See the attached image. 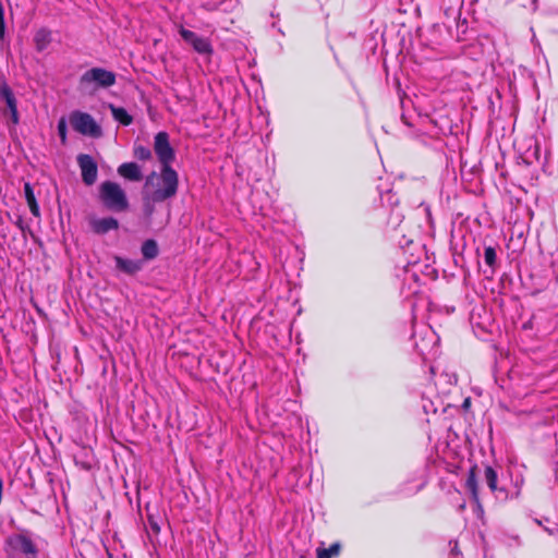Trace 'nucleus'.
<instances>
[{
	"label": "nucleus",
	"instance_id": "nucleus-1",
	"mask_svg": "<svg viewBox=\"0 0 558 558\" xmlns=\"http://www.w3.org/2000/svg\"><path fill=\"white\" fill-rule=\"evenodd\" d=\"M179 189V174L172 167H160L156 172L155 185L150 187L151 198L155 201H167L173 198Z\"/></svg>",
	"mask_w": 558,
	"mask_h": 558
},
{
	"label": "nucleus",
	"instance_id": "nucleus-2",
	"mask_svg": "<svg viewBox=\"0 0 558 558\" xmlns=\"http://www.w3.org/2000/svg\"><path fill=\"white\" fill-rule=\"evenodd\" d=\"M116 84V73L104 68H92L84 72L78 81V89L83 94H94L99 88H108Z\"/></svg>",
	"mask_w": 558,
	"mask_h": 558
},
{
	"label": "nucleus",
	"instance_id": "nucleus-3",
	"mask_svg": "<svg viewBox=\"0 0 558 558\" xmlns=\"http://www.w3.org/2000/svg\"><path fill=\"white\" fill-rule=\"evenodd\" d=\"M3 550L7 558H38L39 549L28 533H15L5 538Z\"/></svg>",
	"mask_w": 558,
	"mask_h": 558
},
{
	"label": "nucleus",
	"instance_id": "nucleus-4",
	"mask_svg": "<svg viewBox=\"0 0 558 558\" xmlns=\"http://www.w3.org/2000/svg\"><path fill=\"white\" fill-rule=\"evenodd\" d=\"M99 198L102 205L111 211L122 213L129 208L126 194L116 182H102L99 186Z\"/></svg>",
	"mask_w": 558,
	"mask_h": 558
},
{
	"label": "nucleus",
	"instance_id": "nucleus-5",
	"mask_svg": "<svg viewBox=\"0 0 558 558\" xmlns=\"http://www.w3.org/2000/svg\"><path fill=\"white\" fill-rule=\"evenodd\" d=\"M70 123L72 128L83 134L94 138H98L102 135L101 128L97 124L95 119L87 112L73 111L70 114Z\"/></svg>",
	"mask_w": 558,
	"mask_h": 558
},
{
	"label": "nucleus",
	"instance_id": "nucleus-6",
	"mask_svg": "<svg viewBox=\"0 0 558 558\" xmlns=\"http://www.w3.org/2000/svg\"><path fill=\"white\" fill-rule=\"evenodd\" d=\"M154 151L160 167H171L175 160V151L170 144L169 134L165 131L158 132L154 137Z\"/></svg>",
	"mask_w": 558,
	"mask_h": 558
},
{
	"label": "nucleus",
	"instance_id": "nucleus-7",
	"mask_svg": "<svg viewBox=\"0 0 558 558\" xmlns=\"http://www.w3.org/2000/svg\"><path fill=\"white\" fill-rule=\"evenodd\" d=\"M179 33L183 40L191 45L197 53L206 56H210L213 53L214 49L208 38L198 36L196 33L186 29L183 26L180 27Z\"/></svg>",
	"mask_w": 558,
	"mask_h": 558
},
{
	"label": "nucleus",
	"instance_id": "nucleus-8",
	"mask_svg": "<svg viewBox=\"0 0 558 558\" xmlns=\"http://www.w3.org/2000/svg\"><path fill=\"white\" fill-rule=\"evenodd\" d=\"M76 160L81 169L82 181L87 186L93 185L97 181L98 177L97 162L87 154H80Z\"/></svg>",
	"mask_w": 558,
	"mask_h": 558
},
{
	"label": "nucleus",
	"instance_id": "nucleus-9",
	"mask_svg": "<svg viewBox=\"0 0 558 558\" xmlns=\"http://www.w3.org/2000/svg\"><path fill=\"white\" fill-rule=\"evenodd\" d=\"M155 178H156V172L155 171L150 172L145 178V183H144L143 191H142L143 213L147 219H150L153 217V215L155 213V204L163 202V201H155L151 198L150 187H154V185H155Z\"/></svg>",
	"mask_w": 558,
	"mask_h": 558
},
{
	"label": "nucleus",
	"instance_id": "nucleus-10",
	"mask_svg": "<svg viewBox=\"0 0 558 558\" xmlns=\"http://www.w3.org/2000/svg\"><path fill=\"white\" fill-rule=\"evenodd\" d=\"M0 98L3 99L8 106V109L11 113V120L14 124L19 123V111H17V101L16 98L8 85L4 77H0Z\"/></svg>",
	"mask_w": 558,
	"mask_h": 558
},
{
	"label": "nucleus",
	"instance_id": "nucleus-11",
	"mask_svg": "<svg viewBox=\"0 0 558 558\" xmlns=\"http://www.w3.org/2000/svg\"><path fill=\"white\" fill-rule=\"evenodd\" d=\"M478 465L473 463L468 472L465 481V489L470 493L471 499L474 504L481 507L480 487H478Z\"/></svg>",
	"mask_w": 558,
	"mask_h": 558
},
{
	"label": "nucleus",
	"instance_id": "nucleus-12",
	"mask_svg": "<svg viewBox=\"0 0 558 558\" xmlns=\"http://www.w3.org/2000/svg\"><path fill=\"white\" fill-rule=\"evenodd\" d=\"M118 173L132 182H140L143 180L142 169L136 162L121 163L118 167Z\"/></svg>",
	"mask_w": 558,
	"mask_h": 558
},
{
	"label": "nucleus",
	"instance_id": "nucleus-13",
	"mask_svg": "<svg viewBox=\"0 0 558 558\" xmlns=\"http://www.w3.org/2000/svg\"><path fill=\"white\" fill-rule=\"evenodd\" d=\"M92 230L97 234H106L119 228V221L113 217L98 218L90 221Z\"/></svg>",
	"mask_w": 558,
	"mask_h": 558
},
{
	"label": "nucleus",
	"instance_id": "nucleus-14",
	"mask_svg": "<svg viewBox=\"0 0 558 558\" xmlns=\"http://www.w3.org/2000/svg\"><path fill=\"white\" fill-rule=\"evenodd\" d=\"M116 268L126 275H135L143 268V263L136 259H129L121 256H114Z\"/></svg>",
	"mask_w": 558,
	"mask_h": 558
},
{
	"label": "nucleus",
	"instance_id": "nucleus-15",
	"mask_svg": "<svg viewBox=\"0 0 558 558\" xmlns=\"http://www.w3.org/2000/svg\"><path fill=\"white\" fill-rule=\"evenodd\" d=\"M51 41L52 34L48 28L43 27L35 33L34 43L37 51L41 52L47 49Z\"/></svg>",
	"mask_w": 558,
	"mask_h": 558
},
{
	"label": "nucleus",
	"instance_id": "nucleus-16",
	"mask_svg": "<svg viewBox=\"0 0 558 558\" xmlns=\"http://www.w3.org/2000/svg\"><path fill=\"white\" fill-rule=\"evenodd\" d=\"M109 109L113 119L122 125L129 126L133 123V117L123 107H117L110 104Z\"/></svg>",
	"mask_w": 558,
	"mask_h": 558
},
{
	"label": "nucleus",
	"instance_id": "nucleus-17",
	"mask_svg": "<svg viewBox=\"0 0 558 558\" xmlns=\"http://www.w3.org/2000/svg\"><path fill=\"white\" fill-rule=\"evenodd\" d=\"M141 253L146 260L154 259L159 254V247L155 240L148 239L143 242Z\"/></svg>",
	"mask_w": 558,
	"mask_h": 558
},
{
	"label": "nucleus",
	"instance_id": "nucleus-18",
	"mask_svg": "<svg viewBox=\"0 0 558 558\" xmlns=\"http://www.w3.org/2000/svg\"><path fill=\"white\" fill-rule=\"evenodd\" d=\"M484 480L492 493H496L498 490V474L497 471L492 465H485Z\"/></svg>",
	"mask_w": 558,
	"mask_h": 558
},
{
	"label": "nucleus",
	"instance_id": "nucleus-19",
	"mask_svg": "<svg viewBox=\"0 0 558 558\" xmlns=\"http://www.w3.org/2000/svg\"><path fill=\"white\" fill-rule=\"evenodd\" d=\"M341 545L340 543H333L330 547H317L316 549V558H335L340 555Z\"/></svg>",
	"mask_w": 558,
	"mask_h": 558
},
{
	"label": "nucleus",
	"instance_id": "nucleus-20",
	"mask_svg": "<svg viewBox=\"0 0 558 558\" xmlns=\"http://www.w3.org/2000/svg\"><path fill=\"white\" fill-rule=\"evenodd\" d=\"M133 156L141 161H147L151 159L153 154L150 148L143 145H135L133 148Z\"/></svg>",
	"mask_w": 558,
	"mask_h": 558
},
{
	"label": "nucleus",
	"instance_id": "nucleus-21",
	"mask_svg": "<svg viewBox=\"0 0 558 558\" xmlns=\"http://www.w3.org/2000/svg\"><path fill=\"white\" fill-rule=\"evenodd\" d=\"M484 260L486 265L492 268H495L497 263L496 250L493 246H486L484 250Z\"/></svg>",
	"mask_w": 558,
	"mask_h": 558
},
{
	"label": "nucleus",
	"instance_id": "nucleus-22",
	"mask_svg": "<svg viewBox=\"0 0 558 558\" xmlns=\"http://www.w3.org/2000/svg\"><path fill=\"white\" fill-rule=\"evenodd\" d=\"M57 129H58V135H59L61 142L64 144L66 142V134H68V125H66V121L64 118H61L58 121Z\"/></svg>",
	"mask_w": 558,
	"mask_h": 558
},
{
	"label": "nucleus",
	"instance_id": "nucleus-23",
	"mask_svg": "<svg viewBox=\"0 0 558 558\" xmlns=\"http://www.w3.org/2000/svg\"><path fill=\"white\" fill-rule=\"evenodd\" d=\"M24 195H25L27 205L32 204V202H37L35 194H34L33 186L29 182L24 183Z\"/></svg>",
	"mask_w": 558,
	"mask_h": 558
},
{
	"label": "nucleus",
	"instance_id": "nucleus-24",
	"mask_svg": "<svg viewBox=\"0 0 558 558\" xmlns=\"http://www.w3.org/2000/svg\"><path fill=\"white\" fill-rule=\"evenodd\" d=\"M389 377L392 384L397 383L399 377V367L396 360L390 361L389 363Z\"/></svg>",
	"mask_w": 558,
	"mask_h": 558
},
{
	"label": "nucleus",
	"instance_id": "nucleus-25",
	"mask_svg": "<svg viewBox=\"0 0 558 558\" xmlns=\"http://www.w3.org/2000/svg\"><path fill=\"white\" fill-rule=\"evenodd\" d=\"M148 524H149L150 530L155 534H158L160 532V526H159L157 520L151 514L148 515Z\"/></svg>",
	"mask_w": 558,
	"mask_h": 558
},
{
	"label": "nucleus",
	"instance_id": "nucleus-26",
	"mask_svg": "<svg viewBox=\"0 0 558 558\" xmlns=\"http://www.w3.org/2000/svg\"><path fill=\"white\" fill-rule=\"evenodd\" d=\"M15 226L23 232H25L26 230L27 231H31L28 226H26L24 223V220H23V217L22 216H17L16 220L14 221Z\"/></svg>",
	"mask_w": 558,
	"mask_h": 558
},
{
	"label": "nucleus",
	"instance_id": "nucleus-27",
	"mask_svg": "<svg viewBox=\"0 0 558 558\" xmlns=\"http://www.w3.org/2000/svg\"><path fill=\"white\" fill-rule=\"evenodd\" d=\"M28 207H29L31 213L35 217H39L40 216V209H39V205H38L37 202H32V204H28Z\"/></svg>",
	"mask_w": 558,
	"mask_h": 558
},
{
	"label": "nucleus",
	"instance_id": "nucleus-28",
	"mask_svg": "<svg viewBox=\"0 0 558 558\" xmlns=\"http://www.w3.org/2000/svg\"><path fill=\"white\" fill-rule=\"evenodd\" d=\"M470 407H471V399L470 398H465L463 403H462V408L464 410H468V409H470Z\"/></svg>",
	"mask_w": 558,
	"mask_h": 558
}]
</instances>
